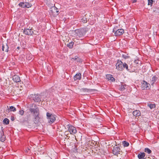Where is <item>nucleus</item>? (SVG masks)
I'll return each mask as SVG.
<instances>
[{
	"label": "nucleus",
	"mask_w": 159,
	"mask_h": 159,
	"mask_svg": "<svg viewBox=\"0 0 159 159\" xmlns=\"http://www.w3.org/2000/svg\"><path fill=\"white\" fill-rule=\"evenodd\" d=\"M113 32H114L116 36H119L122 35L124 33V30L123 29H118L117 26H116L113 29Z\"/></svg>",
	"instance_id": "f257e3e1"
},
{
	"label": "nucleus",
	"mask_w": 159,
	"mask_h": 159,
	"mask_svg": "<svg viewBox=\"0 0 159 159\" xmlns=\"http://www.w3.org/2000/svg\"><path fill=\"white\" fill-rule=\"evenodd\" d=\"M77 38L82 37L86 33V31L84 29H77L75 30Z\"/></svg>",
	"instance_id": "f03ea898"
},
{
	"label": "nucleus",
	"mask_w": 159,
	"mask_h": 159,
	"mask_svg": "<svg viewBox=\"0 0 159 159\" xmlns=\"http://www.w3.org/2000/svg\"><path fill=\"white\" fill-rule=\"evenodd\" d=\"M58 12L59 11L58 8L54 6L52 7L51 8L49 13L51 16L53 17H55L58 15Z\"/></svg>",
	"instance_id": "7ed1b4c3"
},
{
	"label": "nucleus",
	"mask_w": 159,
	"mask_h": 159,
	"mask_svg": "<svg viewBox=\"0 0 159 159\" xmlns=\"http://www.w3.org/2000/svg\"><path fill=\"white\" fill-rule=\"evenodd\" d=\"M46 115L49 123L51 124L55 120L56 118L54 115L49 112L47 113Z\"/></svg>",
	"instance_id": "20e7f679"
},
{
	"label": "nucleus",
	"mask_w": 159,
	"mask_h": 159,
	"mask_svg": "<svg viewBox=\"0 0 159 159\" xmlns=\"http://www.w3.org/2000/svg\"><path fill=\"white\" fill-rule=\"evenodd\" d=\"M141 89L142 90L149 89L151 86L149 84L144 80L141 83Z\"/></svg>",
	"instance_id": "39448f33"
},
{
	"label": "nucleus",
	"mask_w": 159,
	"mask_h": 159,
	"mask_svg": "<svg viewBox=\"0 0 159 159\" xmlns=\"http://www.w3.org/2000/svg\"><path fill=\"white\" fill-rule=\"evenodd\" d=\"M123 66L124 63L121 60H118L117 61L116 66V69L117 70L120 71H122L123 70Z\"/></svg>",
	"instance_id": "423d86ee"
},
{
	"label": "nucleus",
	"mask_w": 159,
	"mask_h": 159,
	"mask_svg": "<svg viewBox=\"0 0 159 159\" xmlns=\"http://www.w3.org/2000/svg\"><path fill=\"white\" fill-rule=\"evenodd\" d=\"M30 111L32 113H33L34 116H39V110L38 108H30Z\"/></svg>",
	"instance_id": "0eeeda50"
},
{
	"label": "nucleus",
	"mask_w": 159,
	"mask_h": 159,
	"mask_svg": "<svg viewBox=\"0 0 159 159\" xmlns=\"http://www.w3.org/2000/svg\"><path fill=\"white\" fill-rule=\"evenodd\" d=\"M67 126H68V131L71 134H73L77 132V130L75 127L70 125H68Z\"/></svg>",
	"instance_id": "6e6552de"
},
{
	"label": "nucleus",
	"mask_w": 159,
	"mask_h": 159,
	"mask_svg": "<svg viewBox=\"0 0 159 159\" xmlns=\"http://www.w3.org/2000/svg\"><path fill=\"white\" fill-rule=\"evenodd\" d=\"M24 33L27 35H32L34 34L33 29H25L24 31Z\"/></svg>",
	"instance_id": "1a4fd4ad"
},
{
	"label": "nucleus",
	"mask_w": 159,
	"mask_h": 159,
	"mask_svg": "<svg viewBox=\"0 0 159 159\" xmlns=\"http://www.w3.org/2000/svg\"><path fill=\"white\" fill-rule=\"evenodd\" d=\"M120 149L119 147L118 146H114L112 150V153L115 155H118L120 154Z\"/></svg>",
	"instance_id": "9d476101"
},
{
	"label": "nucleus",
	"mask_w": 159,
	"mask_h": 159,
	"mask_svg": "<svg viewBox=\"0 0 159 159\" xmlns=\"http://www.w3.org/2000/svg\"><path fill=\"white\" fill-rule=\"evenodd\" d=\"M32 98L35 102H38L40 100L39 96L37 94H32Z\"/></svg>",
	"instance_id": "9b49d317"
},
{
	"label": "nucleus",
	"mask_w": 159,
	"mask_h": 159,
	"mask_svg": "<svg viewBox=\"0 0 159 159\" xmlns=\"http://www.w3.org/2000/svg\"><path fill=\"white\" fill-rule=\"evenodd\" d=\"M106 79L108 81L110 80L111 82H114L115 79L113 77L112 75L110 74H107L106 75Z\"/></svg>",
	"instance_id": "f8f14e48"
},
{
	"label": "nucleus",
	"mask_w": 159,
	"mask_h": 159,
	"mask_svg": "<svg viewBox=\"0 0 159 159\" xmlns=\"http://www.w3.org/2000/svg\"><path fill=\"white\" fill-rule=\"evenodd\" d=\"M13 80L16 82H19L20 81V77L17 75H15L13 77Z\"/></svg>",
	"instance_id": "ddd939ff"
},
{
	"label": "nucleus",
	"mask_w": 159,
	"mask_h": 159,
	"mask_svg": "<svg viewBox=\"0 0 159 159\" xmlns=\"http://www.w3.org/2000/svg\"><path fill=\"white\" fill-rule=\"evenodd\" d=\"M75 80H80L81 78V75L80 73H77L74 77Z\"/></svg>",
	"instance_id": "4468645a"
},
{
	"label": "nucleus",
	"mask_w": 159,
	"mask_h": 159,
	"mask_svg": "<svg viewBox=\"0 0 159 159\" xmlns=\"http://www.w3.org/2000/svg\"><path fill=\"white\" fill-rule=\"evenodd\" d=\"M40 117L39 116H34V123L35 124H38L40 122Z\"/></svg>",
	"instance_id": "2eb2a0df"
},
{
	"label": "nucleus",
	"mask_w": 159,
	"mask_h": 159,
	"mask_svg": "<svg viewBox=\"0 0 159 159\" xmlns=\"http://www.w3.org/2000/svg\"><path fill=\"white\" fill-rule=\"evenodd\" d=\"M1 141L2 142H4L6 140V137L4 134V131L2 130V132H1Z\"/></svg>",
	"instance_id": "dca6fc26"
},
{
	"label": "nucleus",
	"mask_w": 159,
	"mask_h": 159,
	"mask_svg": "<svg viewBox=\"0 0 159 159\" xmlns=\"http://www.w3.org/2000/svg\"><path fill=\"white\" fill-rule=\"evenodd\" d=\"M157 80V77L156 76L154 75L153 76L152 79V80L151 81L150 83L152 85L154 83L156 82Z\"/></svg>",
	"instance_id": "f3484780"
},
{
	"label": "nucleus",
	"mask_w": 159,
	"mask_h": 159,
	"mask_svg": "<svg viewBox=\"0 0 159 159\" xmlns=\"http://www.w3.org/2000/svg\"><path fill=\"white\" fill-rule=\"evenodd\" d=\"M133 114L134 116L137 117L141 115V113L139 110H135L133 112Z\"/></svg>",
	"instance_id": "a211bd4d"
},
{
	"label": "nucleus",
	"mask_w": 159,
	"mask_h": 159,
	"mask_svg": "<svg viewBox=\"0 0 159 159\" xmlns=\"http://www.w3.org/2000/svg\"><path fill=\"white\" fill-rule=\"evenodd\" d=\"M16 111V108L13 106H11L9 108L7 109V112H8L10 111Z\"/></svg>",
	"instance_id": "6ab92c4d"
},
{
	"label": "nucleus",
	"mask_w": 159,
	"mask_h": 159,
	"mask_svg": "<svg viewBox=\"0 0 159 159\" xmlns=\"http://www.w3.org/2000/svg\"><path fill=\"white\" fill-rule=\"evenodd\" d=\"M145 156V154L144 152H140L138 155V157L139 159H142Z\"/></svg>",
	"instance_id": "aec40b11"
},
{
	"label": "nucleus",
	"mask_w": 159,
	"mask_h": 159,
	"mask_svg": "<svg viewBox=\"0 0 159 159\" xmlns=\"http://www.w3.org/2000/svg\"><path fill=\"white\" fill-rule=\"evenodd\" d=\"M2 47V50L3 51L6 52H8L9 47L7 44H6L5 45H3Z\"/></svg>",
	"instance_id": "412c9836"
},
{
	"label": "nucleus",
	"mask_w": 159,
	"mask_h": 159,
	"mask_svg": "<svg viewBox=\"0 0 159 159\" xmlns=\"http://www.w3.org/2000/svg\"><path fill=\"white\" fill-rule=\"evenodd\" d=\"M120 87L119 89L120 91H124L125 89V87L126 85L125 84H121V85H120Z\"/></svg>",
	"instance_id": "4be33fe9"
},
{
	"label": "nucleus",
	"mask_w": 159,
	"mask_h": 159,
	"mask_svg": "<svg viewBox=\"0 0 159 159\" xmlns=\"http://www.w3.org/2000/svg\"><path fill=\"white\" fill-rule=\"evenodd\" d=\"M148 106L151 109L154 108L156 107V105L154 103H148Z\"/></svg>",
	"instance_id": "5701e85b"
},
{
	"label": "nucleus",
	"mask_w": 159,
	"mask_h": 159,
	"mask_svg": "<svg viewBox=\"0 0 159 159\" xmlns=\"http://www.w3.org/2000/svg\"><path fill=\"white\" fill-rule=\"evenodd\" d=\"M74 44V43L73 42H71L69 44H67V46L70 48H72L73 47Z\"/></svg>",
	"instance_id": "b1692460"
},
{
	"label": "nucleus",
	"mask_w": 159,
	"mask_h": 159,
	"mask_svg": "<svg viewBox=\"0 0 159 159\" xmlns=\"http://www.w3.org/2000/svg\"><path fill=\"white\" fill-rule=\"evenodd\" d=\"M3 122L6 125L8 124L9 122V120L7 118H5L3 120Z\"/></svg>",
	"instance_id": "393cba45"
},
{
	"label": "nucleus",
	"mask_w": 159,
	"mask_h": 159,
	"mask_svg": "<svg viewBox=\"0 0 159 159\" xmlns=\"http://www.w3.org/2000/svg\"><path fill=\"white\" fill-rule=\"evenodd\" d=\"M19 6L22 8H25V3L24 2H21L19 4Z\"/></svg>",
	"instance_id": "a878e982"
},
{
	"label": "nucleus",
	"mask_w": 159,
	"mask_h": 159,
	"mask_svg": "<svg viewBox=\"0 0 159 159\" xmlns=\"http://www.w3.org/2000/svg\"><path fill=\"white\" fill-rule=\"evenodd\" d=\"M123 144L124 147H128L129 145V143L126 141H124L123 142Z\"/></svg>",
	"instance_id": "bb28decb"
},
{
	"label": "nucleus",
	"mask_w": 159,
	"mask_h": 159,
	"mask_svg": "<svg viewBox=\"0 0 159 159\" xmlns=\"http://www.w3.org/2000/svg\"><path fill=\"white\" fill-rule=\"evenodd\" d=\"M25 8H29L31 7L32 6V5L30 3L28 2H25Z\"/></svg>",
	"instance_id": "cd10ccee"
},
{
	"label": "nucleus",
	"mask_w": 159,
	"mask_h": 159,
	"mask_svg": "<svg viewBox=\"0 0 159 159\" xmlns=\"http://www.w3.org/2000/svg\"><path fill=\"white\" fill-rule=\"evenodd\" d=\"M26 120H25V121L28 122L29 121L31 120V115L29 114L27 116Z\"/></svg>",
	"instance_id": "c85d7f7f"
},
{
	"label": "nucleus",
	"mask_w": 159,
	"mask_h": 159,
	"mask_svg": "<svg viewBox=\"0 0 159 159\" xmlns=\"http://www.w3.org/2000/svg\"><path fill=\"white\" fill-rule=\"evenodd\" d=\"M144 152L148 153V154H150L152 152L151 150L148 148H145Z\"/></svg>",
	"instance_id": "c756f323"
},
{
	"label": "nucleus",
	"mask_w": 159,
	"mask_h": 159,
	"mask_svg": "<svg viewBox=\"0 0 159 159\" xmlns=\"http://www.w3.org/2000/svg\"><path fill=\"white\" fill-rule=\"evenodd\" d=\"M128 65L127 64L124 63V66H123V68H125V69L127 70H128Z\"/></svg>",
	"instance_id": "7c9ffc66"
},
{
	"label": "nucleus",
	"mask_w": 159,
	"mask_h": 159,
	"mask_svg": "<svg viewBox=\"0 0 159 159\" xmlns=\"http://www.w3.org/2000/svg\"><path fill=\"white\" fill-rule=\"evenodd\" d=\"M127 70L130 72H133L134 71V68H132V67L128 66V70Z\"/></svg>",
	"instance_id": "2f4dec72"
},
{
	"label": "nucleus",
	"mask_w": 159,
	"mask_h": 159,
	"mask_svg": "<svg viewBox=\"0 0 159 159\" xmlns=\"http://www.w3.org/2000/svg\"><path fill=\"white\" fill-rule=\"evenodd\" d=\"M153 0H148V5L152 6V5Z\"/></svg>",
	"instance_id": "473e14b6"
},
{
	"label": "nucleus",
	"mask_w": 159,
	"mask_h": 159,
	"mask_svg": "<svg viewBox=\"0 0 159 159\" xmlns=\"http://www.w3.org/2000/svg\"><path fill=\"white\" fill-rule=\"evenodd\" d=\"M71 59H73L74 60H78V61H79L80 60V59L77 56H75L74 57L72 58H71Z\"/></svg>",
	"instance_id": "72a5a7b5"
},
{
	"label": "nucleus",
	"mask_w": 159,
	"mask_h": 159,
	"mask_svg": "<svg viewBox=\"0 0 159 159\" xmlns=\"http://www.w3.org/2000/svg\"><path fill=\"white\" fill-rule=\"evenodd\" d=\"M134 63L137 65L136 66H138V65H139L140 63V61L139 60H137L134 61Z\"/></svg>",
	"instance_id": "f704fd0d"
},
{
	"label": "nucleus",
	"mask_w": 159,
	"mask_h": 159,
	"mask_svg": "<svg viewBox=\"0 0 159 159\" xmlns=\"http://www.w3.org/2000/svg\"><path fill=\"white\" fill-rule=\"evenodd\" d=\"M81 21L84 23H86L87 22V19L85 17H83Z\"/></svg>",
	"instance_id": "c9c22d12"
},
{
	"label": "nucleus",
	"mask_w": 159,
	"mask_h": 159,
	"mask_svg": "<svg viewBox=\"0 0 159 159\" xmlns=\"http://www.w3.org/2000/svg\"><path fill=\"white\" fill-rule=\"evenodd\" d=\"M19 113L20 115L22 116L24 115V111L23 110H20L19 111Z\"/></svg>",
	"instance_id": "e433bc0d"
},
{
	"label": "nucleus",
	"mask_w": 159,
	"mask_h": 159,
	"mask_svg": "<svg viewBox=\"0 0 159 159\" xmlns=\"http://www.w3.org/2000/svg\"><path fill=\"white\" fill-rule=\"evenodd\" d=\"M122 57L125 59H127L129 57V56L124 54L122 55Z\"/></svg>",
	"instance_id": "4c0bfd02"
},
{
	"label": "nucleus",
	"mask_w": 159,
	"mask_h": 159,
	"mask_svg": "<svg viewBox=\"0 0 159 159\" xmlns=\"http://www.w3.org/2000/svg\"><path fill=\"white\" fill-rule=\"evenodd\" d=\"M82 90L84 92H88L89 90V89H87V88H83L82 89Z\"/></svg>",
	"instance_id": "58836bf2"
},
{
	"label": "nucleus",
	"mask_w": 159,
	"mask_h": 159,
	"mask_svg": "<svg viewBox=\"0 0 159 159\" xmlns=\"http://www.w3.org/2000/svg\"><path fill=\"white\" fill-rule=\"evenodd\" d=\"M132 3L136 2H137V0H133L131 1Z\"/></svg>",
	"instance_id": "ea45409f"
},
{
	"label": "nucleus",
	"mask_w": 159,
	"mask_h": 159,
	"mask_svg": "<svg viewBox=\"0 0 159 159\" xmlns=\"http://www.w3.org/2000/svg\"><path fill=\"white\" fill-rule=\"evenodd\" d=\"M14 120V118L13 116H11V120L12 121H13Z\"/></svg>",
	"instance_id": "a19ab883"
},
{
	"label": "nucleus",
	"mask_w": 159,
	"mask_h": 159,
	"mask_svg": "<svg viewBox=\"0 0 159 159\" xmlns=\"http://www.w3.org/2000/svg\"><path fill=\"white\" fill-rule=\"evenodd\" d=\"M129 66V67H132V68H133V67L132 65V64H130Z\"/></svg>",
	"instance_id": "79ce46f5"
},
{
	"label": "nucleus",
	"mask_w": 159,
	"mask_h": 159,
	"mask_svg": "<svg viewBox=\"0 0 159 159\" xmlns=\"http://www.w3.org/2000/svg\"><path fill=\"white\" fill-rule=\"evenodd\" d=\"M17 49H20V48L19 47H18L17 48Z\"/></svg>",
	"instance_id": "37998d69"
},
{
	"label": "nucleus",
	"mask_w": 159,
	"mask_h": 159,
	"mask_svg": "<svg viewBox=\"0 0 159 159\" xmlns=\"http://www.w3.org/2000/svg\"><path fill=\"white\" fill-rule=\"evenodd\" d=\"M141 159H146L145 158H144V157H143Z\"/></svg>",
	"instance_id": "c03bdc74"
},
{
	"label": "nucleus",
	"mask_w": 159,
	"mask_h": 159,
	"mask_svg": "<svg viewBox=\"0 0 159 159\" xmlns=\"http://www.w3.org/2000/svg\"><path fill=\"white\" fill-rule=\"evenodd\" d=\"M27 150H30V149L29 148H28Z\"/></svg>",
	"instance_id": "a18cd8bd"
}]
</instances>
